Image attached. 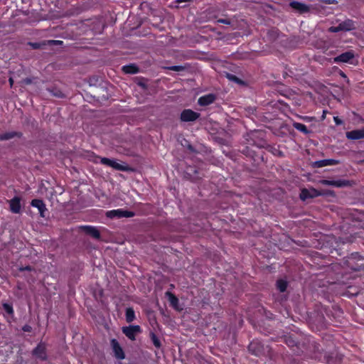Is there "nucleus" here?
<instances>
[{
  "instance_id": "a211bd4d",
  "label": "nucleus",
  "mask_w": 364,
  "mask_h": 364,
  "mask_svg": "<svg viewBox=\"0 0 364 364\" xmlns=\"http://www.w3.org/2000/svg\"><path fill=\"white\" fill-rule=\"evenodd\" d=\"M10 210L13 213H19L21 208V198L18 196L14 197L9 201Z\"/></svg>"
},
{
  "instance_id": "7ed1b4c3",
  "label": "nucleus",
  "mask_w": 364,
  "mask_h": 364,
  "mask_svg": "<svg viewBox=\"0 0 364 364\" xmlns=\"http://www.w3.org/2000/svg\"><path fill=\"white\" fill-rule=\"evenodd\" d=\"M31 355L40 361H47L48 360L47 343L41 341L32 350Z\"/></svg>"
},
{
  "instance_id": "79ce46f5",
  "label": "nucleus",
  "mask_w": 364,
  "mask_h": 364,
  "mask_svg": "<svg viewBox=\"0 0 364 364\" xmlns=\"http://www.w3.org/2000/svg\"><path fill=\"white\" fill-rule=\"evenodd\" d=\"M52 42L55 45H61V44H63V41H52Z\"/></svg>"
},
{
  "instance_id": "4be33fe9",
  "label": "nucleus",
  "mask_w": 364,
  "mask_h": 364,
  "mask_svg": "<svg viewBox=\"0 0 364 364\" xmlns=\"http://www.w3.org/2000/svg\"><path fill=\"white\" fill-rule=\"evenodd\" d=\"M166 296L168 298V301L170 302L171 306L174 308L177 309L178 305V299L177 296L173 294L172 292L168 291L165 293Z\"/></svg>"
},
{
  "instance_id": "423d86ee",
  "label": "nucleus",
  "mask_w": 364,
  "mask_h": 364,
  "mask_svg": "<svg viewBox=\"0 0 364 364\" xmlns=\"http://www.w3.org/2000/svg\"><path fill=\"white\" fill-rule=\"evenodd\" d=\"M100 162L102 164L112 167L117 171H128L130 169L128 166L120 164L117 163L115 160L105 157L100 158Z\"/></svg>"
},
{
  "instance_id": "de8ad7c7",
  "label": "nucleus",
  "mask_w": 364,
  "mask_h": 364,
  "mask_svg": "<svg viewBox=\"0 0 364 364\" xmlns=\"http://www.w3.org/2000/svg\"><path fill=\"white\" fill-rule=\"evenodd\" d=\"M338 312H339V313L343 314V311H341V309H338Z\"/></svg>"
},
{
  "instance_id": "473e14b6",
  "label": "nucleus",
  "mask_w": 364,
  "mask_h": 364,
  "mask_svg": "<svg viewBox=\"0 0 364 364\" xmlns=\"http://www.w3.org/2000/svg\"><path fill=\"white\" fill-rule=\"evenodd\" d=\"M328 31L331 33H338L342 31L340 23H338V25L336 26H331L328 28Z\"/></svg>"
},
{
  "instance_id": "f3484780",
  "label": "nucleus",
  "mask_w": 364,
  "mask_h": 364,
  "mask_svg": "<svg viewBox=\"0 0 364 364\" xmlns=\"http://www.w3.org/2000/svg\"><path fill=\"white\" fill-rule=\"evenodd\" d=\"M339 164V161L336 159H323L319 161H316L313 163L312 166L314 168H322L327 166H334Z\"/></svg>"
},
{
  "instance_id": "9d476101",
  "label": "nucleus",
  "mask_w": 364,
  "mask_h": 364,
  "mask_svg": "<svg viewBox=\"0 0 364 364\" xmlns=\"http://www.w3.org/2000/svg\"><path fill=\"white\" fill-rule=\"evenodd\" d=\"M110 345L114 353V355L117 360H123L125 358V353L117 339H111Z\"/></svg>"
},
{
  "instance_id": "7c9ffc66",
  "label": "nucleus",
  "mask_w": 364,
  "mask_h": 364,
  "mask_svg": "<svg viewBox=\"0 0 364 364\" xmlns=\"http://www.w3.org/2000/svg\"><path fill=\"white\" fill-rule=\"evenodd\" d=\"M168 69L169 70L176 71V72H180L185 70V67L182 65H172L170 67H168Z\"/></svg>"
},
{
  "instance_id": "2eb2a0df",
  "label": "nucleus",
  "mask_w": 364,
  "mask_h": 364,
  "mask_svg": "<svg viewBox=\"0 0 364 364\" xmlns=\"http://www.w3.org/2000/svg\"><path fill=\"white\" fill-rule=\"evenodd\" d=\"M341 27L342 31H351L357 28L358 23L352 19L347 18L345 21L339 23Z\"/></svg>"
},
{
  "instance_id": "5701e85b",
  "label": "nucleus",
  "mask_w": 364,
  "mask_h": 364,
  "mask_svg": "<svg viewBox=\"0 0 364 364\" xmlns=\"http://www.w3.org/2000/svg\"><path fill=\"white\" fill-rule=\"evenodd\" d=\"M122 70L126 74H136L139 72V67L134 64L124 65Z\"/></svg>"
},
{
  "instance_id": "39448f33",
  "label": "nucleus",
  "mask_w": 364,
  "mask_h": 364,
  "mask_svg": "<svg viewBox=\"0 0 364 364\" xmlns=\"http://www.w3.org/2000/svg\"><path fill=\"white\" fill-rule=\"evenodd\" d=\"M122 331L129 340L135 341L136 334L141 332V328L139 325H130L122 327Z\"/></svg>"
},
{
  "instance_id": "a18cd8bd",
  "label": "nucleus",
  "mask_w": 364,
  "mask_h": 364,
  "mask_svg": "<svg viewBox=\"0 0 364 364\" xmlns=\"http://www.w3.org/2000/svg\"><path fill=\"white\" fill-rule=\"evenodd\" d=\"M9 82H10V84H11V85H12V84H13V80H12V78H10V79H9Z\"/></svg>"
},
{
  "instance_id": "ddd939ff",
  "label": "nucleus",
  "mask_w": 364,
  "mask_h": 364,
  "mask_svg": "<svg viewBox=\"0 0 364 364\" xmlns=\"http://www.w3.org/2000/svg\"><path fill=\"white\" fill-rule=\"evenodd\" d=\"M80 228L86 234L94 239H100V232L97 230V228L91 226V225H82Z\"/></svg>"
},
{
  "instance_id": "c9c22d12",
  "label": "nucleus",
  "mask_w": 364,
  "mask_h": 364,
  "mask_svg": "<svg viewBox=\"0 0 364 364\" xmlns=\"http://www.w3.org/2000/svg\"><path fill=\"white\" fill-rule=\"evenodd\" d=\"M217 22L220 23H223L225 25H230V21L227 18H219L217 20Z\"/></svg>"
},
{
  "instance_id": "9b49d317",
  "label": "nucleus",
  "mask_w": 364,
  "mask_h": 364,
  "mask_svg": "<svg viewBox=\"0 0 364 364\" xmlns=\"http://www.w3.org/2000/svg\"><path fill=\"white\" fill-rule=\"evenodd\" d=\"M320 183L323 186H331L337 188L346 187L350 185V181L348 180H321Z\"/></svg>"
},
{
  "instance_id": "c756f323",
  "label": "nucleus",
  "mask_w": 364,
  "mask_h": 364,
  "mask_svg": "<svg viewBox=\"0 0 364 364\" xmlns=\"http://www.w3.org/2000/svg\"><path fill=\"white\" fill-rule=\"evenodd\" d=\"M49 91L53 96L56 97L63 98L65 97V95L63 93V92L58 88L54 87Z\"/></svg>"
},
{
  "instance_id": "cd10ccee",
  "label": "nucleus",
  "mask_w": 364,
  "mask_h": 364,
  "mask_svg": "<svg viewBox=\"0 0 364 364\" xmlns=\"http://www.w3.org/2000/svg\"><path fill=\"white\" fill-rule=\"evenodd\" d=\"M2 307L6 314H8L9 315H10L11 316H14V310L13 308V305L11 304L3 303Z\"/></svg>"
},
{
  "instance_id": "e433bc0d",
  "label": "nucleus",
  "mask_w": 364,
  "mask_h": 364,
  "mask_svg": "<svg viewBox=\"0 0 364 364\" xmlns=\"http://www.w3.org/2000/svg\"><path fill=\"white\" fill-rule=\"evenodd\" d=\"M228 79H230V80H231L232 81H235V82H239L240 81L239 78L237 76H235V75H234L232 74H228Z\"/></svg>"
},
{
  "instance_id": "49530a36",
  "label": "nucleus",
  "mask_w": 364,
  "mask_h": 364,
  "mask_svg": "<svg viewBox=\"0 0 364 364\" xmlns=\"http://www.w3.org/2000/svg\"><path fill=\"white\" fill-rule=\"evenodd\" d=\"M341 76L345 77H346V75L343 73H341Z\"/></svg>"
},
{
  "instance_id": "4c0bfd02",
  "label": "nucleus",
  "mask_w": 364,
  "mask_h": 364,
  "mask_svg": "<svg viewBox=\"0 0 364 364\" xmlns=\"http://www.w3.org/2000/svg\"><path fill=\"white\" fill-rule=\"evenodd\" d=\"M333 121L336 125H341L343 122L338 117H334Z\"/></svg>"
},
{
  "instance_id": "b1692460",
  "label": "nucleus",
  "mask_w": 364,
  "mask_h": 364,
  "mask_svg": "<svg viewBox=\"0 0 364 364\" xmlns=\"http://www.w3.org/2000/svg\"><path fill=\"white\" fill-rule=\"evenodd\" d=\"M125 318L127 323H132L136 318L135 312L132 307H128L125 311Z\"/></svg>"
},
{
  "instance_id": "4468645a",
  "label": "nucleus",
  "mask_w": 364,
  "mask_h": 364,
  "mask_svg": "<svg viewBox=\"0 0 364 364\" xmlns=\"http://www.w3.org/2000/svg\"><path fill=\"white\" fill-rule=\"evenodd\" d=\"M216 100V95L215 94H208L200 97L198 100V104L200 106H208L213 103Z\"/></svg>"
},
{
  "instance_id": "aec40b11",
  "label": "nucleus",
  "mask_w": 364,
  "mask_h": 364,
  "mask_svg": "<svg viewBox=\"0 0 364 364\" xmlns=\"http://www.w3.org/2000/svg\"><path fill=\"white\" fill-rule=\"evenodd\" d=\"M23 134L20 132H5L0 134V140L1 141H6L11 139H13L14 137L21 138Z\"/></svg>"
},
{
  "instance_id": "c85d7f7f",
  "label": "nucleus",
  "mask_w": 364,
  "mask_h": 364,
  "mask_svg": "<svg viewBox=\"0 0 364 364\" xmlns=\"http://www.w3.org/2000/svg\"><path fill=\"white\" fill-rule=\"evenodd\" d=\"M299 343H297L291 336L286 338V343L289 347L297 346L298 348L301 349V345H299Z\"/></svg>"
},
{
  "instance_id": "a19ab883",
  "label": "nucleus",
  "mask_w": 364,
  "mask_h": 364,
  "mask_svg": "<svg viewBox=\"0 0 364 364\" xmlns=\"http://www.w3.org/2000/svg\"><path fill=\"white\" fill-rule=\"evenodd\" d=\"M193 0H176V2L178 4H181V3H183V2H190V1H193Z\"/></svg>"
},
{
  "instance_id": "72a5a7b5",
  "label": "nucleus",
  "mask_w": 364,
  "mask_h": 364,
  "mask_svg": "<svg viewBox=\"0 0 364 364\" xmlns=\"http://www.w3.org/2000/svg\"><path fill=\"white\" fill-rule=\"evenodd\" d=\"M18 269L20 272H24V271L31 272L34 269V268L33 267H31V265H27L25 267H19Z\"/></svg>"
},
{
  "instance_id": "1a4fd4ad",
  "label": "nucleus",
  "mask_w": 364,
  "mask_h": 364,
  "mask_svg": "<svg viewBox=\"0 0 364 364\" xmlns=\"http://www.w3.org/2000/svg\"><path fill=\"white\" fill-rule=\"evenodd\" d=\"M323 195H324V193H323L322 191H318L316 188H312L309 190H308L306 188H303L300 193V198L301 200L304 201L306 199L314 198H316V197H318L320 196H323Z\"/></svg>"
},
{
  "instance_id": "393cba45",
  "label": "nucleus",
  "mask_w": 364,
  "mask_h": 364,
  "mask_svg": "<svg viewBox=\"0 0 364 364\" xmlns=\"http://www.w3.org/2000/svg\"><path fill=\"white\" fill-rule=\"evenodd\" d=\"M292 126L294 129L302 132L304 134H308L310 133V131L308 129L307 127L304 124L294 122L292 124Z\"/></svg>"
},
{
  "instance_id": "6ab92c4d",
  "label": "nucleus",
  "mask_w": 364,
  "mask_h": 364,
  "mask_svg": "<svg viewBox=\"0 0 364 364\" xmlns=\"http://www.w3.org/2000/svg\"><path fill=\"white\" fill-rule=\"evenodd\" d=\"M290 6L292 9L299 11L301 14L307 13L310 10L309 6L306 4L296 1H291L290 3Z\"/></svg>"
},
{
  "instance_id": "dca6fc26",
  "label": "nucleus",
  "mask_w": 364,
  "mask_h": 364,
  "mask_svg": "<svg viewBox=\"0 0 364 364\" xmlns=\"http://www.w3.org/2000/svg\"><path fill=\"white\" fill-rule=\"evenodd\" d=\"M346 136L350 140L363 139H364V128L347 132Z\"/></svg>"
},
{
  "instance_id": "412c9836",
  "label": "nucleus",
  "mask_w": 364,
  "mask_h": 364,
  "mask_svg": "<svg viewBox=\"0 0 364 364\" xmlns=\"http://www.w3.org/2000/svg\"><path fill=\"white\" fill-rule=\"evenodd\" d=\"M248 350L252 354L258 356L262 352V347L259 343L252 341L249 344Z\"/></svg>"
},
{
  "instance_id": "bb28decb",
  "label": "nucleus",
  "mask_w": 364,
  "mask_h": 364,
  "mask_svg": "<svg viewBox=\"0 0 364 364\" xmlns=\"http://www.w3.org/2000/svg\"><path fill=\"white\" fill-rule=\"evenodd\" d=\"M288 287V283L286 280L279 279L277 281V288L280 292H284Z\"/></svg>"
},
{
  "instance_id": "37998d69",
  "label": "nucleus",
  "mask_w": 364,
  "mask_h": 364,
  "mask_svg": "<svg viewBox=\"0 0 364 364\" xmlns=\"http://www.w3.org/2000/svg\"><path fill=\"white\" fill-rule=\"evenodd\" d=\"M139 86H141V87H144V88H145V87H146V85H145V83H143V82H139Z\"/></svg>"
},
{
  "instance_id": "ea45409f",
  "label": "nucleus",
  "mask_w": 364,
  "mask_h": 364,
  "mask_svg": "<svg viewBox=\"0 0 364 364\" xmlns=\"http://www.w3.org/2000/svg\"><path fill=\"white\" fill-rule=\"evenodd\" d=\"M188 149L189 151H191V152H195L196 150L194 149V147L191 145V144H188V146H187Z\"/></svg>"
},
{
  "instance_id": "58836bf2",
  "label": "nucleus",
  "mask_w": 364,
  "mask_h": 364,
  "mask_svg": "<svg viewBox=\"0 0 364 364\" xmlns=\"http://www.w3.org/2000/svg\"><path fill=\"white\" fill-rule=\"evenodd\" d=\"M31 46L35 48V49H37V48H39V43H31Z\"/></svg>"
},
{
  "instance_id": "f704fd0d",
  "label": "nucleus",
  "mask_w": 364,
  "mask_h": 364,
  "mask_svg": "<svg viewBox=\"0 0 364 364\" xmlns=\"http://www.w3.org/2000/svg\"><path fill=\"white\" fill-rule=\"evenodd\" d=\"M32 330H33L32 327L28 324H25L22 327V331L24 332L31 333L32 331Z\"/></svg>"
},
{
  "instance_id": "f03ea898",
  "label": "nucleus",
  "mask_w": 364,
  "mask_h": 364,
  "mask_svg": "<svg viewBox=\"0 0 364 364\" xmlns=\"http://www.w3.org/2000/svg\"><path fill=\"white\" fill-rule=\"evenodd\" d=\"M340 266L345 270L350 269L353 272L364 270V257L358 252H353L349 256L344 257L341 264H333L331 268L337 270Z\"/></svg>"
},
{
  "instance_id": "2f4dec72",
  "label": "nucleus",
  "mask_w": 364,
  "mask_h": 364,
  "mask_svg": "<svg viewBox=\"0 0 364 364\" xmlns=\"http://www.w3.org/2000/svg\"><path fill=\"white\" fill-rule=\"evenodd\" d=\"M269 151H271L274 155L282 156H283L282 151L275 147L270 146Z\"/></svg>"
},
{
  "instance_id": "20e7f679",
  "label": "nucleus",
  "mask_w": 364,
  "mask_h": 364,
  "mask_svg": "<svg viewBox=\"0 0 364 364\" xmlns=\"http://www.w3.org/2000/svg\"><path fill=\"white\" fill-rule=\"evenodd\" d=\"M135 215V213L133 211L123 210V209H117L109 210L106 213V216L109 218H132Z\"/></svg>"
},
{
  "instance_id": "a878e982",
  "label": "nucleus",
  "mask_w": 364,
  "mask_h": 364,
  "mask_svg": "<svg viewBox=\"0 0 364 364\" xmlns=\"http://www.w3.org/2000/svg\"><path fill=\"white\" fill-rule=\"evenodd\" d=\"M149 336L154 346L158 349L160 348L161 347V342L156 334L151 331L149 333Z\"/></svg>"
},
{
  "instance_id": "0eeeda50",
  "label": "nucleus",
  "mask_w": 364,
  "mask_h": 364,
  "mask_svg": "<svg viewBox=\"0 0 364 364\" xmlns=\"http://www.w3.org/2000/svg\"><path fill=\"white\" fill-rule=\"evenodd\" d=\"M355 58V53L353 50H348L346 52L342 53L339 55L333 58V63H345L353 64L352 60Z\"/></svg>"
},
{
  "instance_id": "c03bdc74",
  "label": "nucleus",
  "mask_w": 364,
  "mask_h": 364,
  "mask_svg": "<svg viewBox=\"0 0 364 364\" xmlns=\"http://www.w3.org/2000/svg\"><path fill=\"white\" fill-rule=\"evenodd\" d=\"M339 274H340V273H338V274H337V279H337V281H339V280H340Z\"/></svg>"
},
{
  "instance_id": "6e6552de",
  "label": "nucleus",
  "mask_w": 364,
  "mask_h": 364,
  "mask_svg": "<svg viewBox=\"0 0 364 364\" xmlns=\"http://www.w3.org/2000/svg\"><path fill=\"white\" fill-rule=\"evenodd\" d=\"M200 117L198 112H194L191 109H183L180 115V119L184 122H194Z\"/></svg>"
},
{
  "instance_id": "f8f14e48",
  "label": "nucleus",
  "mask_w": 364,
  "mask_h": 364,
  "mask_svg": "<svg viewBox=\"0 0 364 364\" xmlns=\"http://www.w3.org/2000/svg\"><path fill=\"white\" fill-rule=\"evenodd\" d=\"M31 205L38 208L40 216L41 218L46 217V213L48 211L46 205L41 199H33L31 202Z\"/></svg>"
},
{
  "instance_id": "f257e3e1",
  "label": "nucleus",
  "mask_w": 364,
  "mask_h": 364,
  "mask_svg": "<svg viewBox=\"0 0 364 364\" xmlns=\"http://www.w3.org/2000/svg\"><path fill=\"white\" fill-rule=\"evenodd\" d=\"M299 345H301V352L309 358L318 361H325L328 364H332V356L324 352L321 348L320 344L311 336L304 337L302 342L299 343Z\"/></svg>"
}]
</instances>
